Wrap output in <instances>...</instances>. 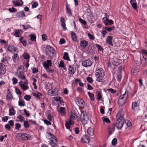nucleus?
<instances>
[{
	"instance_id": "nucleus-1",
	"label": "nucleus",
	"mask_w": 147,
	"mask_h": 147,
	"mask_svg": "<svg viewBox=\"0 0 147 147\" xmlns=\"http://www.w3.org/2000/svg\"><path fill=\"white\" fill-rule=\"evenodd\" d=\"M117 120L115 124H111L108 127L109 134H111L114 131L116 126L118 130L122 129L124 123V119L123 116L121 115V111H119L116 115Z\"/></svg>"
},
{
	"instance_id": "nucleus-2",
	"label": "nucleus",
	"mask_w": 147,
	"mask_h": 147,
	"mask_svg": "<svg viewBox=\"0 0 147 147\" xmlns=\"http://www.w3.org/2000/svg\"><path fill=\"white\" fill-rule=\"evenodd\" d=\"M24 68L23 66H20L18 69L17 75L19 78L21 80L25 79V76L24 73Z\"/></svg>"
},
{
	"instance_id": "nucleus-3",
	"label": "nucleus",
	"mask_w": 147,
	"mask_h": 147,
	"mask_svg": "<svg viewBox=\"0 0 147 147\" xmlns=\"http://www.w3.org/2000/svg\"><path fill=\"white\" fill-rule=\"evenodd\" d=\"M48 134L50 137L49 141V144L53 147H56L57 145V143L56 138L51 133H48Z\"/></svg>"
},
{
	"instance_id": "nucleus-4",
	"label": "nucleus",
	"mask_w": 147,
	"mask_h": 147,
	"mask_svg": "<svg viewBox=\"0 0 147 147\" xmlns=\"http://www.w3.org/2000/svg\"><path fill=\"white\" fill-rule=\"evenodd\" d=\"M132 103L131 109L134 111H135L136 108H138L140 105V99L139 97H136L133 100Z\"/></svg>"
},
{
	"instance_id": "nucleus-5",
	"label": "nucleus",
	"mask_w": 147,
	"mask_h": 147,
	"mask_svg": "<svg viewBox=\"0 0 147 147\" xmlns=\"http://www.w3.org/2000/svg\"><path fill=\"white\" fill-rule=\"evenodd\" d=\"M140 70V67L138 64H134L131 73L132 75L136 76L137 75Z\"/></svg>"
},
{
	"instance_id": "nucleus-6",
	"label": "nucleus",
	"mask_w": 147,
	"mask_h": 147,
	"mask_svg": "<svg viewBox=\"0 0 147 147\" xmlns=\"http://www.w3.org/2000/svg\"><path fill=\"white\" fill-rule=\"evenodd\" d=\"M128 91L126 90L125 91L124 94L120 96L119 97V98L118 100V102L121 106H122L123 105L126 103L125 101H123L122 102V100L124 98V97H125L126 98H127L128 96Z\"/></svg>"
},
{
	"instance_id": "nucleus-7",
	"label": "nucleus",
	"mask_w": 147,
	"mask_h": 147,
	"mask_svg": "<svg viewBox=\"0 0 147 147\" xmlns=\"http://www.w3.org/2000/svg\"><path fill=\"white\" fill-rule=\"evenodd\" d=\"M46 51L48 55H52L53 56H55L56 54V51L53 48L50 46H48L46 48Z\"/></svg>"
},
{
	"instance_id": "nucleus-8",
	"label": "nucleus",
	"mask_w": 147,
	"mask_h": 147,
	"mask_svg": "<svg viewBox=\"0 0 147 147\" xmlns=\"http://www.w3.org/2000/svg\"><path fill=\"white\" fill-rule=\"evenodd\" d=\"M6 99L7 101L12 100L13 98L12 90L10 89L7 90V94L6 97Z\"/></svg>"
},
{
	"instance_id": "nucleus-9",
	"label": "nucleus",
	"mask_w": 147,
	"mask_h": 147,
	"mask_svg": "<svg viewBox=\"0 0 147 147\" xmlns=\"http://www.w3.org/2000/svg\"><path fill=\"white\" fill-rule=\"evenodd\" d=\"M80 116V119L82 123L84 124L87 123L89 119L88 115L86 114L82 113Z\"/></svg>"
},
{
	"instance_id": "nucleus-10",
	"label": "nucleus",
	"mask_w": 147,
	"mask_h": 147,
	"mask_svg": "<svg viewBox=\"0 0 147 147\" xmlns=\"http://www.w3.org/2000/svg\"><path fill=\"white\" fill-rule=\"evenodd\" d=\"M92 63V62L91 60L87 59L82 61V64L83 66L87 67L91 66Z\"/></svg>"
},
{
	"instance_id": "nucleus-11",
	"label": "nucleus",
	"mask_w": 147,
	"mask_h": 147,
	"mask_svg": "<svg viewBox=\"0 0 147 147\" xmlns=\"http://www.w3.org/2000/svg\"><path fill=\"white\" fill-rule=\"evenodd\" d=\"M112 63L113 65L117 66L122 63V60L114 57L113 58Z\"/></svg>"
},
{
	"instance_id": "nucleus-12",
	"label": "nucleus",
	"mask_w": 147,
	"mask_h": 147,
	"mask_svg": "<svg viewBox=\"0 0 147 147\" xmlns=\"http://www.w3.org/2000/svg\"><path fill=\"white\" fill-rule=\"evenodd\" d=\"M95 75L97 76H104L105 75V73L104 69L100 68L96 70V72L95 73Z\"/></svg>"
},
{
	"instance_id": "nucleus-13",
	"label": "nucleus",
	"mask_w": 147,
	"mask_h": 147,
	"mask_svg": "<svg viewBox=\"0 0 147 147\" xmlns=\"http://www.w3.org/2000/svg\"><path fill=\"white\" fill-rule=\"evenodd\" d=\"M76 104L79 106H83L84 105V101L79 97H77L75 99Z\"/></svg>"
},
{
	"instance_id": "nucleus-14",
	"label": "nucleus",
	"mask_w": 147,
	"mask_h": 147,
	"mask_svg": "<svg viewBox=\"0 0 147 147\" xmlns=\"http://www.w3.org/2000/svg\"><path fill=\"white\" fill-rule=\"evenodd\" d=\"M6 72L5 65L2 63H0V74L1 75H3Z\"/></svg>"
},
{
	"instance_id": "nucleus-15",
	"label": "nucleus",
	"mask_w": 147,
	"mask_h": 147,
	"mask_svg": "<svg viewBox=\"0 0 147 147\" xmlns=\"http://www.w3.org/2000/svg\"><path fill=\"white\" fill-rule=\"evenodd\" d=\"M20 134L23 138L24 137V140H30L33 138V137L28 134L22 133H21Z\"/></svg>"
},
{
	"instance_id": "nucleus-16",
	"label": "nucleus",
	"mask_w": 147,
	"mask_h": 147,
	"mask_svg": "<svg viewBox=\"0 0 147 147\" xmlns=\"http://www.w3.org/2000/svg\"><path fill=\"white\" fill-rule=\"evenodd\" d=\"M7 50L11 53L16 52L18 49L13 45H9L7 47Z\"/></svg>"
},
{
	"instance_id": "nucleus-17",
	"label": "nucleus",
	"mask_w": 147,
	"mask_h": 147,
	"mask_svg": "<svg viewBox=\"0 0 147 147\" xmlns=\"http://www.w3.org/2000/svg\"><path fill=\"white\" fill-rule=\"evenodd\" d=\"M52 64V61L50 60H47V61H45L43 63L45 68H46V67H47V68H49V66H51Z\"/></svg>"
},
{
	"instance_id": "nucleus-18",
	"label": "nucleus",
	"mask_w": 147,
	"mask_h": 147,
	"mask_svg": "<svg viewBox=\"0 0 147 147\" xmlns=\"http://www.w3.org/2000/svg\"><path fill=\"white\" fill-rule=\"evenodd\" d=\"M60 20L61 22V26L64 30H67V28L66 27L65 21L64 18L62 17L60 18Z\"/></svg>"
},
{
	"instance_id": "nucleus-19",
	"label": "nucleus",
	"mask_w": 147,
	"mask_h": 147,
	"mask_svg": "<svg viewBox=\"0 0 147 147\" xmlns=\"http://www.w3.org/2000/svg\"><path fill=\"white\" fill-rule=\"evenodd\" d=\"M16 17L18 18H20L26 16L24 12L22 11L17 12L16 14Z\"/></svg>"
},
{
	"instance_id": "nucleus-20",
	"label": "nucleus",
	"mask_w": 147,
	"mask_h": 147,
	"mask_svg": "<svg viewBox=\"0 0 147 147\" xmlns=\"http://www.w3.org/2000/svg\"><path fill=\"white\" fill-rule=\"evenodd\" d=\"M81 141L84 143H88L90 142V138L88 136L84 135L81 138Z\"/></svg>"
},
{
	"instance_id": "nucleus-21",
	"label": "nucleus",
	"mask_w": 147,
	"mask_h": 147,
	"mask_svg": "<svg viewBox=\"0 0 147 147\" xmlns=\"http://www.w3.org/2000/svg\"><path fill=\"white\" fill-rule=\"evenodd\" d=\"M141 63L144 67H146L147 65V58L145 56H143L142 58Z\"/></svg>"
},
{
	"instance_id": "nucleus-22",
	"label": "nucleus",
	"mask_w": 147,
	"mask_h": 147,
	"mask_svg": "<svg viewBox=\"0 0 147 147\" xmlns=\"http://www.w3.org/2000/svg\"><path fill=\"white\" fill-rule=\"evenodd\" d=\"M22 82V81H21L19 83V85L20 86L21 88L24 91L26 90H27L29 89V86L28 85H26L23 84H22L21 83Z\"/></svg>"
},
{
	"instance_id": "nucleus-23",
	"label": "nucleus",
	"mask_w": 147,
	"mask_h": 147,
	"mask_svg": "<svg viewBox=\"0 0 147 147\" xmlns=\"http://www.w3.org/2000/svg\"><path fill=\"white\" fill-rule=\"evenodd\" d=\"M112 40L113 37L112 36H108L106 40V42L107 43L111 46H113V45L112 43Z\"/></svg>"
},
{
	"instance_id": "nucleus-24",
	"label": "nucleus",
	"mask_w": 147,
	"mask_h": 147,
	"mask_svg": "<svg viewBox=\"0 0 147 147\" xmlns=\"http://www.w3.org/2000/svg\"><path fill=\"white\" fill-rule=\"evenodd\" d=\"M74 124L73 121L71 119H69L68 121L65 122V126L67 129H69L70 127V125Z\"/></svg>"
},
{
	"instance_id": "nucleus-25",
	"label": "nucleus",
	"mask_w": 147,
	"mask_h": 147,
	"mask_svg": "<svg viewBox=\"0 0 147 147\" xmlns=\"http://www.w3.org/2000/svg\"><path fill=\"white\" fill-rule=\"evenodd\" d=\"M80 46L83 48H85L88 45V42L84 40H81L80 43Z\"/></svg>"
},
{
	"instance_id": "nucleus-26",
	"label": "nucleus",
	"mask_w": 147,
	"mask_h": 147,
	"mask_svg": "<svg viewBox=\"0 0 147 147\" xmlns=\"http://www.w3.org/2000/svg\"><path fill=\"white\" fill-rule=\"evenodd\" d=\"M66 11L67 13L68 14V16L70 17L72 16V13L70 8L69 6L68 5L67 3L66 4Z\"/></svg>"
},
{
	"instance_id": "nucleus-27",
	"label": "nucleus",
	"mask_w": 147,
	"mask_h": 147,
	"mask_svg": "<svg viewBox=\"0 0 147 147\" xmlns=\"http://www.w3.org/2000/svg\"><path fill=\"white\" fill-rule=\"evenodd\" d=\"M16 113L13 107H11L9 109V115L10 116H13Z\"/></svg>"
},
{
	"instance_id": "nucleus-28",
	"label": "nucleus",
	"mask_w": 147,
	"mask_h": 147,
	"mask_svg": "<svg viewBox=\"0 0 147 147\" xmlns=\"http://www.w3.org/2000/svg\"><path fill=\"white\" fill-rule=\"evenodd\" d=\"M12 1L13 5L15 7L22 6L23 4V1H22V3L19 2L18 1L13 0Z\"/></svg>"
},
{
	"instance_id": "nucleus-29",
	"label": "nucleus",
	"mask_w": 147,
	"mask_h": 147,
	"mask_svg": "<svg viewBox=\"0 0 147 147\" xmlns=\"http://www.w3.org/2000/svg\"><path fill=\"white\" fill-rule=\"evenodd\" d=\"M94 129L91 127H89L87 129V132L88 134L90 136H93L94 134Z\"/></svg>"
},
{
	"instance_id": "nucleus-30",
	"label": "nucleus",
	"mask_w": 147,
	"mask_h": 147,
	"mask_svg": "<svg viewBox=\"0 0 147 147\" xmlns=\"http://www.w3.org/2000/svg\"><path fill=\"white\" fill-rule=\"evenodd\" d=\"M71 35L73 41L74 42H76L77 40V37L76 34L74 32H71Z\"/></svg>"
},
{
	"instance_id": "nucleus-31",
	"label": "nucleus",
	"mask_w": 147,
	"mask_h": 147,
	"mask_svg": "<svg viewBox=\"0 0 147 147\" xmlns=\"http://www.w3.org/2000/svg\"><path fill=\"white\" fill-rule=\"evenodd\" d=\"M12 57L13 61L14 62H16L19 60V57L17 53H14Z\"/></svg>"
},
{
	"instance_id": "nucleus-32",
	"label": "nucleus",
	"mask_w": 147,
	"mask_h": 147,
	"mask_svg": "<svg viewBox=\"0 0 147 147\" xmlns=\"http://www.w3.org/2000/svg\"><path fill=\"white\" fill-rule=\"evenodd\" d=\"M96 77V81L103 83L104 82V80L102 78L104 77V76H97V75H95Z\"/></svg>"
},
{
	"instance_id": "nucleus-33",
	"label": "nucleus",
	"mask_w": 147,
	"mask_h": 147,
	"mask_svg": "<svg viewBox=\"0 0 147 147\" xmlns=\"http://www.w3.org/2000/svg\"><path fill=\"white\" fill-rule=\"evenodd\" d=\"M103 23L106 26L108 25H111L114 24L113 21L112 20L109 19H108L107 21L103 22Z\"/></svg>"
},
{
	"instance_id": "nucleus-34",
	"label": "nucleus",
	"mask_w": 147,
	"mask_h": 147,
	"mask_svg": "<svg viewBox=\"0 0 147 147\" xmlns=\"http://www.w3.org/2000/svg\"><path fill=\"white\" fill-rule=\"evenodd\" d=\"M32 94L33 96L36 97L39 100H40V98L39 96H42L41 93L38 92H36V93L33 92Z\"/></svg>"
},
{
	"instance_id": "nucleus-35",
	"label": "nucleus",
	"mask_w": 147,
	"mask_h": 147,
	"mask_svg": "<svg viewBox=\"0 0 147 147\" xmlns=\"http://www.w3.org/2000/svg\"><path fill=\"white\" fill-rule=\"evenodd\" d=\"M54 90L53 89H51L48 90V94L49 95L51 96H54L55 95Z\"/></svg>"
},
{
	"instance_id": "nucleus-36",
	"label": "nucleus",
	"mask_w": 147,
	"mask_h": 147,
	"mask_svg": "<svg viewBox=\"0 0 147 147\" xmlns=\"http://www.w3.org/2000/svg\"><path fill=\"white\" fill-rule=\"evenodd\" d=\"M69 74L71 75L73 74L75 72V69L71 65L69 66Z\"/></svg>"
},
{
	"instance_id": "nucleus-37",
	"label": "nucleus",
	"mask_w": 147,
	"mask_h": 147,
	"mask_svg": "<svg viewBox=\"0 0 147 147\" xmlns=\"http://www.w3.org/2000/svg\"><path fill=\"white\" fill-rule=\"evenodd\" d=\"M18 103L19 105L21 107H23L25 105V102L23 99H20Z\"/></svg>"
},
{
	"instance_id": "nucleus-38",
	"label": "nucleus",
	"mask_w": 147,
	"mask_h": 147,
	"mask_svg": "<svg viewBox=\"0 0 147 147\" xmlns=\"http://www.w3.org/2000/svg\"><path fill=\"white\" fill-rule=\"evenodd\" d=\"M88 94L90 98V100L92 101H94L95 99L94 94L92 93H90L89 92H88Z\"/></svg>"
},
{
	"instance_id": "nucleus-39",
	"label": "nucleus",
	"mask_w": 147,
	"mask_h": 147,
	"mask_svg": "<svg viewBox=\"0 0 147 147\" xmlns=\"http://www.w3.org/2000/svg\"><path fill=\"white\" fill-rule=\"evenodd\" d=\"M22 56L25 59H28V63L30 58V56L27 53H24L23 54Z\"/></svg>"
},
{
	"instance_id": "nucleus-40",
	"label": "nucleus",
	"mask_w": 147,
	"mask_h": 147,
	"mask_svg": "<svg viewBox=\"0 0 147 147\" xmlns=\"http://www.w3.org/2000/svg\"><path fill=\"white\" fill-rule=\"evenodd\" d=\"M20 30H16L15 32L14 35L16 37H19L20 36Z\"/></svg>"
},
{
	"instance_id": "nucleus-41",
	"label": "nucleus",
	"mask_w": 147,
	"mask_h": 147,
	"mask_svg": "<svg viewBox=\"0 0 147 147\" xmlns=\"http://www.w3.org/2000/svg\"><path fill=\"white\" fill-rule=\"evenodd\" d=\"M63 58L65 59L66 60H69V59L68 56V54L67 53L65 52L64 53Z\"/></svg>"
},
{
	"instance_id": "nucleus-42",
	"label": "nucleus",
	"mask_w": 147,
	"mask_h": 147,
	"mask_svg": "<svg viewBox=\"0 0 147 147\" xmlns=\"http://www.w3.org/2000/svg\"><path fill=\"white\" fill-rule=\"evenodd\" d=\"M115 28V26H113L110 27H105V29L107 31L110 32L112 30H113Z\"/></svg>"
},
{
	"instance_id": "nucleus-43",
	"label": "nucleus",
	"mask_w": 147,
	"mask_h": 147,
	"mask_svg": "<svg viewBox=\"0 0 147 147\" xmlns=\"http://www.w3.org/2000/svg\"><path fill=\"white\" fill-rule=\"evenodd\" d=\"M78 117V116L74 114V113L71 112V115H70V118L69 119H71V120L72 119H76Z\"/></svg>"
},
{
	"instance_id": "nucleus-44",
	"label": "nucleus",
	"mask_w": 147,
	"mask_h": 147,
	"mask_svg": "<svg viewBox=\"0 0 147 147\" xmlns=\"http://www.w3.org/2000/svg\"><path fill=\"white\" fill-rule=\"evenodd\" d=\"M59 113L63 115L65 114V109L64 107H61L59 111Z\"/></svg>"
},
{
	"instance_id": "nucleus-45",
	"label": "nucleus",
	"mask_w": 147,
	"mask_h": 147,
	"mask_svg": "<svg viewBox=\"0 0 147 147\" xmlns=\"http://www.w3.org/2000/svg\"><path fill=\"white\" fill-rule=\"evenodd\" d=\"M24 127L25 128H27L29 127V125L28 121H25L24 122Z\"/></svg>"
},
{
	"instance_id": "nucleus-46",
	"label": "nucleus",
	"mask_w": 147,
	"mask_h": 147,
	"mask_svg": "<svg viewBox=\"0 0 147 147\" xmlns=\"http://www.w3.org/2000/svg\"><path fill=\"white\" fill-rule=\"evenodd\" d=\"M102 98V96L100 92L98 91V93L97 95V99L98 100H100Z\"/></svg>"
},
{
	"instance_id": "nucleus-47",
	"label": "nucleus",
	"mask_w": 147,
	"mask_h": 147,
	"mask_svg": "<svg viewBox=\"0 0 147 147\" xmlns=\"http://www.w3.org/2000/svg\"><path fill=\"white\" fill-rule=\"evenodd\" d=\"M47 72L49 73H53L54 71V70L53 69H50L49 68L46 67V68H45Z\"/></svg>"
},
{
	"instance_id": "nucleus-48",
	"label": "nucleus",
	"mask_w": 147,
	"mask_h": 147,
	"mask_svg": "<svg viewBox=\"0 0 147 147\" xmlns=\"http://www.w3.org/2000/svg\"><path fill=\"white\" fill-rule=\"evenodd\" d=\"M38 5V3L37 2H34L32 5V8H36Z\"/></svg>"
},
{
	"instance_id": "nucleus-49",
	"label": "nucleus",
	"mask_w": 147,
	"mask_h": 147,
	"mask_svg": "<svg viewBox=\"0 0 147 147\" xmlns=\"http://www.w3.org/2000/svg\"><path fill=\"white\" fill-rule=\"evenodd\" d=\"M24 98L26 100L29 101L31 98V96L30 95H26L24 96Z\"/></svg>"
},
{
	"instance_id": "nucleus-50",
	"label": "nucleus",
	"mask_w": 147,
	"mask_h": 147,
	"mask_svg": "<svg viewBox=\"0 0 147 147\" xmlns=\"http://www.w3.org/2000/svg\"><path fill=\"white\" fill-rule=\"evenodd\" d=\"M86 80L88 82L91 83H92L93 82L92 79L90 77H87L86 78Z\"/></svg>"
},
{
	"instance_id": "nucleus-51",
	"label": "nucleus",
	"mask_w": 147,
	"mask_h": 147,
	"mask_svg": "<svg viewBox=\"0 0 147 147\" xmlns=\"http://www.w3.org/2000/svg\"><path fill=\"white\" fill-rule=\"evenodd\" d=\"M17 118L18 119H19V121L21 122L23 121L25 119L21 115L18 116Z\"/></svg>"
},
{
	"instance_id": "nucleus-52",
	"label": "nucleus",
	"mask_w": 147,
	"mask_h": 147,
	"mask_svg": "<svg viewBox=\"0 0 147 147\" xmlns=\"http://www.w3.org/2000/svg\"><path fill=\"white\" fill-rule=\"evenodd\" d=\"M79 22L82 24L84 25H86V22L85 20H83L81 18H79Z\"/></svg>"
},
{
	"instance_id": "nucleus-53",
	"label": "nucleus",
	"mask_w": 147,
	"mask_h": 147,
	"mask_svg": "<svg viewBox=\"0 0 147 147\" xmlns=\"http://www.w3.org/2000/svg\"><path fill=\"white\" fill-rule=\"evenodd\" d=\"M96 46L98 48V50L100 51H103V49L100 45L98 44H96Z\"/></svg>"
},
{
	"instance_id": "nucleus-54",
	"label": "nucleus",
	"mask_w": 147,
	"mask_h": 147,
	"mask_svg": "<svg viewBox=\"0 0 147 147\" xmlns=\"http://www.w3.org/2000/svg\"><path fill=\"white\" fill-rule=\"evenodd\" d=\"M103 121L106 122L107 123H109L110 122V120L107 118H105L103 117L102 118Z\"/></svg>"
},
{
	"instance_id": "nucleus-55",
	"label": "nucleus",
	"mask_w": 147,
	"mask_h": 147,
	"mask_svg": "<svg viewBox=\"0 0 147 147\" xmlns=\"http://www.w3.org/2000/svg\"><path fill=\"white\" fill-rule=\"evenodd\" d=\"M125 123L127 125V126L130 127L132 125L131 123L128 120H126L125 121Z\"/></svg>"
},
{
	"instance_id": "nucleus-56",
	"label": "nucleus",
	"mask_w": 147,
	"mask_h": 147,
	"mask_svg": "<svg viewBox=\"0 0 147 147\" xmlns=\"http://www.w3.org/2000/svg\"><path fill=\"white\" fill-rule=\"evenodd\" d=\"M15 126V129L16 130H18L21 127V124L19 123H16Z\"/></svg>"
},
{
	"instance_id": "nucleus-57",
	"label": "nucleus",
	"mask_w": 147,
	"mask_h": 147,
	"mask_svg": "<svg viewBox=\"0 0 147 147\" xmlns=\"http://www.w3.org/2000/svg\"><path fill=\"white\" fill-rule=\"evenodd\" d=\"M8 10L10 12H14L17 11V9L13 7H12V8H9Z\"/></svg>"
},
{
	"instance_id": "nucleus-58",
	"label": "nucleus",
	"mask_w": 147,
	"mask_h": 147,
	"mask_svg": "<svg viewBox=\"0 0 147 147\" xmlns=\"http://www.w3.org/2000/svg\"><path fill=\"white\" fill-rule=\"evenodd\" d=\"M117 139L116 138H114L112 141V144L113 145H115L117 143Z\"/></svg>"
},
{
	"instance_id": "nucleus-59",
	"label": "nucleus",
	"mask_w": 147,
	"mask_h": 147,
	"mask_svg": "<svg viewBox=\"0 0 147 147\" xmlns=\"http://www.w3.org/2000/svg\"><path fill=\"white\" fill-rule=\"evenodd\" d=\"M64 64V63L63 61L61 60L60 61V63L59 65V67H64V69H65Z\"/></svg>"
},
{
	"instance_id": "nucleus-60",
	"label": "nucleus",
	"mask_w": 147,
	"mask_h": 147,
	"mask_svg": "<svg viewBox=\"0 0 147 147\" xmlns=\"http://www.w3.org/2000/svg\"><path fill=\"white\" fill-rule=\"evenodd\" d=\"M109 92H111V93L113 94L115 93L116 92V91L112 88H110L107 90Z\"/></svg>"
},
{
	"instance_id": "nucleus-61",
	"label": "nucleus",
	"mask_w": 147,
	"mask_h": 147,
	"mask_svg": "<svg viewBox=\"0 0 147 147\" xmlns=\"http://www.w3.org/2000/svg\"><path fill=\"white\" fill-rule=\"evenodd\" d=\"M15 91L16 93L18 95L21 94H22L20 90L18 88H16Z\"/></svg>"
},
{
	"instance_id": "nucleus-62",
	"label": "nucleus",
	"mask_w": 147,
	"mask_h": 147,
	"mask_svg": "<svg viewBox=\"0 0 147 147\" xmlns=\"http://www.w3.org/2000/svg\"><path fill=\"white\" fill-rule=\"evenodd\" d=\"M13 83V84H16L18 83V80L15 78H13L12 79Z\"/></svg>"
},
{
	"instance_id": "nucleus-63",
	"label": "nucleus",
	"mask_w": 147,
	"mask_h": 147,
	"mask_svg": "<svg viewBox=\"0 0 147 147\" xmlns=\"http://www.w3.org/2000/svg\"><path fill=\"white\" fill-rule=\"evenodd\" d=\"M24 112L26 115L27 117H28L30 115V114L28 111H27L26 109L24 110Z\"/></svg>"
},
{
	"instance_id": "nucleus-64",
	"label": "nucleus",
	"mask_w": 147,
	"mask_h": 147,
	"mask_svg": "<svg viewBox=\"0 0 147 147\" xmlns=\"http://www.w3.org/2000/svg\"><path fill=\"white\" fill-rule=\"evenodd\" d=\"M44 122L47 125H51V122L47 120L44 119Z\"/></svg>"
}]
</instances>
